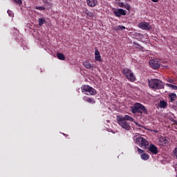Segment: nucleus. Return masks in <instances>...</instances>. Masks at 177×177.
<instances>
[{
  "label": "nucleus",
  "mask_w": 177,
  "mask_h": 177,
  "mask_svg": "<svg viewBox=\"0 0 177 177\" xmlns=\"http://www.w3.org/2000/svg\"><path fill=\"white\" fill-rule=\"evenodd\" d=\"M116 121L123 129H125V131H129L131 129V125L127 122L130 121V122H134L137 127H139L140 128H142L143 126H142L140 124H139L138 122H135V119L131 117L129 115H117Z\"/></svg>",
  "instance_id": "1"
},
{
  "label": "nucleus",
  "mask_w": 177,
  "mask_h": 177,
  "mask_svg": "<svg viewBox=\"0 0 177 177\" xmlns=\"http://www.w3.org/2000/svg\"><path fill=\"white\" fill-rule=\"evenodd\" d=\"M131 112L133 114H136L138 113L139 114H147V109L146 106L140 103H135L133 106H131Z\"/></svg>",
  "instance_id": "2"
},
{
  "label": "nucleus",
  "mask_w": 177,
  "mask_h": 177,
  "mask_svg": "<svg viewBox=\"0 0 177 177\" xmlns=\"http://www.w3.org/2000/svg\"><path fill=\"white\" fill-rule=\"evenodd\" d=\"M149 86L151 89H164L162 82L158 79H151L148 80Z\"/></svg>",
  "instance_id": "3"
},
{
  "label": "nucleus",
  "mask_w": 177,
  "mask_h": 177,
  "mask_svg": "<svg viewBox=\"0 0 177 177\" xmlns=\"http://www.w3.org/2000/svg\"><path fill=\"white\" fill-rule=\"evenodd\" d=\"M122 74L130 82H135L136 81V76H135L132 70L129 68H124L122 69Z\"/></svg>",
  "instance_id": "4"
},
{
  "label": "nucleus",
  "mask_w": 177,
  "mask_h": 177,
  "mask_svg": "<svg viewBox=\"0 0 177 177\" xmlns=\"http://www.w3.org/2000/svg\"><path fill=\"white\" fill-rule=\"evenodd\" d=\"M136 143L139 145L140 147H142V149H145V150L148 149L149 141L143 137H138L136 138Z\"/></svg>",
  "instance_id": "5"
},
{
  "label": "nucleus",
  "mask_w": 177,
  "mask_h": 177,
  "mask_svg": "<svg viewBox=\"0 0 177 177\" xmlns=\"http://www.w3.org/2000/svg\"><path fill=\"white\" fill-rule=\"evenodd\" d=\"M138 28H140V30H145V31H150L152 28L150 23L146 21L139 23Z\"/></svg>",
  "instance_id": "6"
},
{
  "label": "nucleus",
  "mask_w": 177,
  "mask_h": 177,
  "mask_svg": "<svg viewBox=\"0 0 177 177\" xmlns=\"http://www.w3.org/2000/svg\"><path fill=\"white\" fill-rule=\"evenodd\" d=\"M148 150L151 154H153L154 156L158 154V148L153 144L149 145Z\"/></svg>",
  "instance_id": "7"
},
{
  "label": "nucleus",
  "mask_w": 177,
  "mask_h": 177,
  "mask_svg": "<svg viewBox=\"0 0 177 177\" xmlns=\"http://www.w3.org/2000/svg\"><path fill=\"white\" fill-rule=\"evenodd\" d=\"M113 15L116 17H121L122 16H125V15H127V12L123 9L119 8L113 11Z\"/></svg>",
  "instance_id": "8"
},
{
  "label": "nucleus",
  "mask_w": 177,
  "mask_h": 177,
  "mask_svg": "<svg viewBox=\"0 0 177 177\" xmlns=\"http://www.w3.org/2000/svg\"><path fill=\"white\" fill-rule=\"evenodd\" d=\"M117 5L120 7V8H124V9H127V10H131V5L124 3L123 1H117Z\"/></svg>",
  "instance_id": "9"
},
{
  "label": "nucleus",
  "mask_w": 177,
  "mask_h": 177,
  "mask_svg": "<svg viewBox=\"0 0 177 177\" xmlns=\"http://www.w3.org/2000/svg\"><path fill=\"white\" fill-rule=\"evenodd\" d=\"M149 65L153 70H158V68L160 67V64L158 62L154 59L149 61Z\"/></svg>",
  "instance_id": "10"
},
{
  "label": "nucleus",
  "mask_w": 177,
  "mask_h": 177,
  "mask_svg": "<svg viewBox=\"0 0 177 177\" xmlns=\"http://www.w3.org/2000/svg\"><path fill=\"white\" fill-rule=\"evenodd\" d=\"M159 142H160V146H162L163 147H167L168 146L169 142L167 139V137H160L159 138Z\"/></svg>",
  "instance_id": "11"
},
{
  "label": "nucleus",
  "mask_w": 177,
  "mask_h": 177,
  "mask_svg": "<svg viewBox=\"0 0 177 177\" xmlns=\"http://www.w3.org/2000/svg\"><path fill=\"white\" fill-rule=\"evenodd\" d=\"M95 60L96 62H102V56H100V53L97 49H95Z\"/></svg>",
  "instance_id": "12"
},
{
  "label": "nucleus",
  "mask_w": 177,
  "mask_h": 177,
  "mask_svg": "<svg viewBox=\"0 0 177 177\" xmlns=\"http://www.w3.org/2000/svg\"><path fill=\"white\" fill-rule=\"evenodd\" d=\"M83 100L87 103H90V104H95V103H96V100H94V98H91L89 97H84Z\"/></svg>",
  "instance_id": "13"
},
{
  "label": "nucleus",
  "mask_w": 177,
  "mask_h": 177,
  "mask_svg": "<svg viewBox=\"0 0 177 177\" xmlns=\"http://www.w3.org/2000/svg\"><path fill=\"white\" fill-rule=\"evenodd\" d=\"M96 3H97V0H87V5H88L90 8H95Z\"/></svg>",
  "instance_id": "14"
},
{
  "label": "nucleus",
  "mask_w": 177,
  "mask_h": 177,
  "mask_svg": "<svg viewBox=\"0 0 177 177\" xmlns=\"http://www.w3.org/2000/svg\"><path fill=\"white\" fill-rule=\"evenodd\" d=\"M83 66H84V67L88 70H93V67H92V65L91 64L89 61H84L83 62Z\"/></svg>",
  "instance_id": "15"
},
{
  "label": "nucleus",
  "mask_w": 177,
  "mask_h": 177,
  "mask_svg": "<svg viewBox=\"0 0 177 177\" xmlns=\"http://www.w3.org/2000/svg\"><path fill=\"white\" fill-rule=\"evenodd\" d=\"M169 101L171 103H174L176 100V94L175 93H172L169 95Z\"/></svg>",
  "instance_id": "16"
},
{
  "label": "nucleus",
  "mask_w": 177,
  "mask_h": 177,
  "mask_svg": "<svg viewBox=\"0 0 177 177\" xmlns=\"http://www.w3.org/2000/svg\"><path fill=\"white\" fill-rule=\"evenodd\" d=\"M91 86L88 85H83L82 86V92H88L89 93L90 91H91Z\"/></svg>",
  "instance_id": "17"
},
{
  "label": "nucleus",
  "mask_w": 177,
  "mask_h": 177,
  "mask_svg": "<svg viewBox=\"0 0 177 177\" xmlns=\"http://www.w3.org/2000/svg\"><path fill=\"white\" fill-rule=\"evenodd\" d=\"M38 23L39 27H42V26H44V24L46 23V20L45 19V18H40L38 19Z\"/></svg>",
  "instance_id": "18"
},
{
  "label": "nucleus",
  "mask_w": 177,
  "mask_h": 177,
  "mask_svg": "<svg viewBox=\"0 0 177 177\" xmlns=\"http://www.w3.org/2000/svg\"><path fill=\"white\" fill-rule=\"evenodd\" d=\"M167 105L168 104L167 103V102L164 100L160 101L159 106L160 107H161V109H165V107H167Z\"/></svg>",
  "instance_id": "19"
},
{
  "label": "nucleus",
  "mask_w": 177,
  "mask_h": 177,
  "mask_svg": "<svg viewBox=\"0 0 177 177\" xmlns=\"http://www.w3.org/2000/svg\"><path fill=\"white\" fill-rule=\"evenodd\" d=\"M97 93L96 92V90L95 88H93V87H91L89 93H86V95H96Z\"/></svg>",
  "instance_id": "20"
},
{
  "label": "nucleus",
  "mask_w": 177,
  "mask_h": 177,
  "mask_svg": "<svg viewBox=\"0 0 177 177\" xmlns=\"http://www.w3.org/2000/svg\"><path fill=\"white\" fill-rule=\"evenodd\" d=\"M141 158L145 161H147V160H149V155L146 153H143L141 154Z\"/></svg>",
  "instance_id": "21"
},
{
  "label": "nucleus",
  "mask_w": 177,
  "mask_h": 177,
  "mask_svg": "<svg viewBox=\"0 0 177 177\" xmlns=\"http://www.w3.org/2000/svg\"><path fill=\"white\" fill-rule=\"evenodd\" d=\"M57 57L59 59V60H65L66 59V57H64V55L60 53H58L57 54Z\"/></svg>",
  "instance_id": "22"
},
{
  "label": "nucleus",
  "mask_w": 177,
  "mask_h": 177,
  "mask_svg": "<svg viewBox=\"0 0 177 177\" xmlns=\"http://www.w3.org/2000/svg\"><path fill=\"white\" fill-rule=\"evenodd\" d=\"M115 30H121V31H122V30H125V26L119 25L117 26V28H115Z\"/></svg>",
  "instance_id": "23"
},
{
  "label": "nucleus",
  "mask_w": 177,
  "mask_h": 177,
  "mask_svg": "<svg viewBox=\"0 0 177 177\" xmlns=\"http://www.w3.org/2000/svg\"><path fill=\"white\" fill-rule=\"evenodd\" d=\"M86 16H88V17H93V16H95V13L88 11L86 14Z\"/></svg>",
  "instance_id": "24"
},
{
  "label": "nucleus",
  "mask_w": 177,
  "mask_h": 177,
  "mask_svg": "<svg viewBox=\"0 0 177 177\" xmlns=\"http://www.w3.org/2000/svg\"><path fill=\"white\" fill-rule=\"evenodd\" d=\"M173 153L175 158L177 160V146L174 149Z\"/></svg>",
  "instance_id": "25"
},
{
  "label": "nucleus",
  "mask_w": 177,
  "mask_h": 177,
  "mask_svg": "<svg viewBox=\"0 0 177 177\" xmlns=\"http://www.w3.org/2000/svg\"><path fill=\"white\" fill-rule=\"evenodd\" d=\"M35 9H37V10H45V7H42V6H39V7H38V6H37V7H35Z\"/></svg>",
  "instance_id": "26"
},
{
  "label": "nucleus",
  "mask_w": 177,
  "mask_h": 177,
  "mask_svg": "<svg viewBox=\"0 0 177 177\" xmlns=\"http://www.w3.org/2000/svg\"><path fill=\"white\" fill-rule=\"evenodd\" d=\"M137 150H138V154H142L143 153H145V151L142 150V149H141L139 148V147H138Z\"/></svg>",
  "instance_id": "27"
},
{
  "label": "nucleus",
  "mask_w": 177,
  "mask_h": 177,
  "mask_svg": "<svg viewBox=\"0 0 177 177\" xmlns=\"http://www.w3.org/2000/svg\"><path fill=\"white\" fill-rule=\"evenodd\" d=\"M14 2H16V3H18L19 5H21L23 3V1L21 0H12Z\"/></svg>",
  "instance_id": "28"
},
{
  "label": "nucleus",
  "mask_w": 177,
  "mask_h": 177,
  "mask_svg": "<svg viewBox=\"0 0 177 177\" xmlns=\"http://www.w3.org/2000/svg\"><path fill=\"white\" fill-rule=\"evenodd\" d=\"M8 16L13 17V12L11 10H8Z\"/></svg>",
  "instance_id": "29"
},
{
  "label": "nucleus",
  "mask_w": 177,
  "mask_h": 177,
  "mask_svg": "<svg viewBox=\"0 0 177 177\" xmlns=\"http://www.w3.org/2000/svg\"><path fill=\"white\" fill-rule=\"evenodd\" d=\"M88 12H89V10H88V9H86V8H84L83 10V13H85V15H88Z\"/></svg>",
  "instance_id": "30"
},
{
  "label": "nucleus",
  "mask_w": 177,
  "mask_h": 177,
  "mask_svg": "<svg viewBox=\"0 0 177 177\" xmlns=\"http://www.w3.org/2000/svg\"><path fill=\"white\" fill-rule=\"evenodd\" d=\"M174 84H166V86H169V88H171V86H173Z\"/></svg>",
  "instance_id": "31"
},
{
  "label": "nucleus",
  "mask_w": 177,
  "mask_h": 177,
  "mask_svg": "<svg viewBox=\"0 0 177 177\" xmlns=\"http://www.w3.org/2000/svg\"><path fill=\"white\" fill-rule=\"evenodd\" d=\"M171 88H172V89H174V91H176V90H177V86H175V85H173V86H171Z\"/></svg>",
  "instance_id": "32"
},
{
  "label": "nucleus",
  "mask_w": 177,
  "mask_h": 177,
  "mask_svg": "<svg viewBox=\"0 0 177 177\" xmlns=\"http://www.w3.org/2000/svg\"><path fill=\"white\" fill-rule=\"evenodd\" d=\"M168 82H169L170 84H174V80L171 79H169Z\"/></svg>",
  "instance_id": "33"
},
{
  "label": "nucleus",
  "mask_w": 177,
  "mask_h": 177,
  "mask_svg": "<svg viewBox=\"0 0 177 177\" xmlns=\"http://www.w3.org/2000/svg\"><path fill=\"white\" fill-rule=\"evenodd\" d=\"M152 2H158V0H151Z\"/></svg>",
  "instance_id": "34"
}]
</instances>
